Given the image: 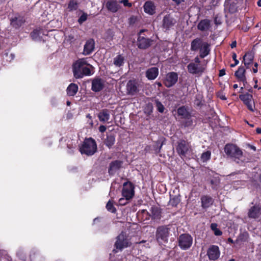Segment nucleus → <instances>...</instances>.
Here are the masks:
<instances>
[{"label":"nucleus","mask_w":261,"mask_h":261,"mask_svg":"<svg viewBox=\"0 0 261 261\" xmlns=\"http://www.w3.org/2000/svg\"><path fill=\"white\" fill-rule=\"evenodd\" d=\"M91 67L92 66L88 64L84 59L77 60L72 64L73 76L76 79H79L92 75Z\"/></svg>","instance_id":"obj_1"},{"label":"nucleus","mask_w":261,"mask_h":261,"mask_svg":"<svg viewBox=\"0 0 261 261\" xmlns=\"http://www.w3.org/2000/svg\"><path fill=\"white\" fill-rule=\"evenodd\" d=\"M224 150L227 156L237 163H243L246 162L242 150L237 145L228 143L225 145Z\"/></svg>","instance_id":"obj_2"},{"label":"nucleus","mask_w":261,"mask_h":261,"mask_svg":"<svg viewBox=\"0 0 261 261\" xmlns=\"http://www.w3.org/2000/svg\"><path fill=\"white\" fill-rule=\"evenodd\" d=\"M97 150V144L92 138H86L82 145L80 147L79 151L82 154L88 156L93 155Z\"/></svg>","instance_id":"obj_3"},{"label":"nucleus","mask_w":261,"mask_h":261,"mask_svg":"<svg viewBox=\"0 0 261 261\" xmlns=\"http://www.w3.org/2000/svg\"><path fill=\"white\" fill-rule=\"evenodd\" d=\"M170 228L167 225H161L157 227L155 239L160 245H164L168 242Z\"/></svg>","instance_id":"obj_4"},{"label":"nucleus","mask_w":261,"mask_h":261,"mask_svg":"<svg viewBox=\"0 0 261 261\" xmlns=\"http://www.w3.org/2000/svg\"><path fill=\"white\" fill-rule=\"evenodd\" d=\"M131 245V243L127 238L126 234L122 232L116 237V241L114 244L115 248L112 252L114 253H117L119 251H122L124 248Z\"/></svg>","instance_id":"obj_5"},{"label":"nucleus","mask_w":261,"mask_h":261,"mask_svg":"<svg viewBox=\"0 0 261 261\" xmlns=\"http://www.w3.org/2000/svg\"><path fill=\"white\" fill-rule=\"evenodd\" d=\"M177 241L180 248L186 250L191 247L193 243V238L189 233H183L178 237Z\"/></svg>","instance_id":"obj_6"},{"label":"nucleus","mask_w":261,"mask_h":261,"mask_svg":"<svg viewBox=\"0 0 261 261\" xmlns=\"http://www.w3.org/2000/svg\"><path fill=\"white\" fill-rule=\"evenodd\" d=\"M122 195L126 200L132 199L135 195V186L130 181H127L123 183L121 191Z\"/></svg>","instance_id":"obj_7"},{"label":"nucleus","mask_w":261,"mask_h":261,"mask_svg":"<svg viewBox=\"0 0 261 261\" xmlns=\"http://www.w3.org/2000/svg\"><path fill=\"white\" fill-rule=\"evenodd\" d=\"M239 98L243 102L244 104L246 106L248 110L252 112L254 111L255 104L254 101H253V96L251 94L248 93L240 94Z\"/></svg>","instance_id":"obj_8"},{"label":"nucleus","mask_w":261,"mask_h":261,"mask_svg":"<svg viewBox=\"0 0 261 261\" xmlns=\"http://www.w3.org/2000/svg\"><path fill=\"white\" fill-rule=\"evenodd\" d=\"M178 81V74L175 72H170L166 74L163 83L167 88L173 86Z\"/></svg>","instance_id":"obj_9"},{"label":"nucleus","mask_w":261,"mask_h":261,"mask_svg":"<svg viewBox=\"0 0 261 261\" xmlns=\"http://www.w3.org/2000/svg\"><path fill=\"white\" fill-rule=\"evenodd\" d=\"M145 30H144L140 31L137 39V46L139 48L142 49L148 48L151 45L152 42L151 39L141 36V34Z\"/></svg>","instance_id":"obj_10"},{"label":"nucleus","mask_w":261,"mask_h":261,"mask_svg":"<svg viewBox=\"0 0 261 261\" xmlns=\"http://www.w3.org/2000/svg\"><path fill=\"white\" fill-rule=\"evenodd\" d=\"M105 81L100 77H96L92 80L91 90L94 92H99L105 88Z\"/></svg>","instance_id":"obj_11"},{"label":"nucleus","mask_w":261,"mask_h":261,"mask_svg":"<svg viewBox=\"0 0 261 261\" xmlns=\"http://www.w3.org/2000/svg\"><path fill=\"white\" fill-rule=\"evenodd\" d=\"M176 23V19L170 14H167L164 16L162 20V28L165 31H169L172 28Z\"/></svg>","instance_id":"obj_12"},{"label":"nucleus","mask_w":261,"mask_h":261,"mask_svg":"<svg viewBox=\"0 0 261 261\" xmlns=\"http://www.w3.org/2000/svg\"><path fill=\"white\" fill-rule=\"evenodd\" d=\"M206 254L211 260L217 259L220 255V251L219 247L215 245H211L207 250Z\"/></svg>","instance_id":"obj_13"},{"label":"nucleus","mask_w":261,"mask_h":261,"mask_svg":"<svg viewBox=\"0 0 261 261\" xmlns=\"http://www.w3.org/2000/svg\"><path fill=\"white\" fill-rule=\"evenodd\" d=\"M189 149V145L187 141L180 140L177 143L176 151L181 156H185Z\"/></svg>","instance_id":"obj_14"},{"label":"nucleus","mask_w":261,"mask_h":261,"mask_svg":"<svg viewBox=\"0 0 261 261\" xmlns=\"http://www.w3.org/2000/svg\"><path fill=\"white\" fill-rule=\"evenodd\" d=\"M123 164V162L120 160H115L111 162L108 168V172L110 176L114 175L116 172L120 170Z\"/></svg>","instance_id":"obj_15"},{"label":"nucleus","mask_w":261,"mask_h":261,"mask_svg":"<svg viewBox=\"0 0 261 261\" xmlns=\"http://www.w3.org/2000/svg\"><path fill=\"white\" fill-rule=\"evenodd\" d=\"M261 214V205L259 204H256L250 207L248 210V217L251 219H257Z\"/></svg>","instance_id":"obj_16"},{"label":"nucleus","mask_w":261,"mask_h":261,"mask_svg":"<svg viewBox=\"0 0 261 261\" xmlns=\"http://www.w3.org/2000/svg\"><path fill=\"white\" fill-rule=\"evenodd\" d=\"M201 207L206 210L212 206L214 203V199L209 195H202L200 198Z\"/></svg>","instance_id":"obj_17"},{"label":"nucleus","mask_w":261,"mask_h":261,"mask_svg":"<svg viewBox=\"0 0 261 261\" xmlns=\"http://www.w3.org/2000/svg\"><path fill=\"white\" fill-rule=\"evenodd\" d=\"M126 89L127 93L134 95L139 92V84L135 80H129L127 83Z\"/></svg>","instance_id":"obj_18"},{"label":"nucleus","mask_w":261,"mask_h":261,"mask_svg":"<svg viewBox=\"0 0 261 261\" xmlns=\"http://www.w3.org/2000/svg\"><path fill=\"white\" fill-rule=\"evenodd\" d=\"M25 22V20L23 16L19 14L16 15L14 17L10 19L11 25L15 29H19Z\"/></svg>","instance_id":"obj_19"},{"label":"nucleus","mask_w":261,"mask_h":261,"mask_svg":"<svg viewBox=\"0 0 261 261\" xmlns=\"http://www.w3.org/2000/svg\"><path fill=\"white\" fill-rule=\"evenodd\" d=\"M106 8L112 13H116L120 8L119 2L117 0H109L106 3Z\"/></svg>","instance_id":"obj_20"},{"label":"nucleus","mask_w":261,"mask_h":261,"mask_svg":"<svg viewBox=\"0 0 261 261\" xmlns=\"http://www.w3.org/2000/svg\"><path fill=\"white\" fill-rule=\"evenodd\" d=\"M187 69L189 73L195 74H202L205 70V68L202 66L198 67L197 64L194 63H190L187 66Z\"/></svg>","instance_id":"obj_21"},{"label":"nucleus","mask_w":261,"mask_h":261,"mask_svg":"<svg viewBox=\"0 0 261 261\" xmlns=\"http://www.w3.org/2000/svg\"><path fill=\"white\" fill-rule=\"evenodd\" d=\"M111 110L107 109L101 110L97 114V117L99 120L105 123L108 122L110 119Z\"/></svg>","instance_id":"obj_22"},{"label":"nucleus","mask_w":261,"mask_h":261,"mask_svg":"<svg viewBox=\"0 0 261 261\" xmlns=\"http://www.w3.org/2000/svg\"><path fill=\"white\" fill-rule=\"evenodd\" d=\"M95 47V41L93 39L88 40L84 45L83 54L89 55L94 50Z\"/></svg>","instance_id":"obj_23"},{"label":"nucleus","mask_w":261,"mask_h":261,"mask_svg":"<svg viewBox=\"0 0 261 261\" xmlns=\"http://www.w3.org/2000/svg\"><path fill=\"white\" fill-rule=\"evenodd\" d=\"M150 214L151 219L153 220H160L161 218V209L160 207L153 205L150 207Z\"/></svg>","instance_id":"obj_24"},{"label":"nucleus","mask_w":261,"mask_h":261,"mask_svg":"<svg viewBox=\"0 0 261 261\" xmlns=\"http://www.w3.org/2000/svg\"><path fill=\"white\" fill-rule=\"evenodd\" d=\"M254 53L252 51H247L243 56V62L246 68H249L250 65L253 63L254 59Z\"/></svg>","instance_id":"obj_25"},{"label":"nucleus","mask_w":261,"mask_h":261,"mask_svg":"<svg viewBox=\"0 0 261 261\" xmlns=\"http://www.w3.org/2000/svg\"><path fill=\"white\" fill-rule=\"evenodd\" d=\"M144 12L149 15H153L155 13V6L153 2L148 1L144 5Z\"/></svg>","instance_id":"obj_26"},{"label":"nucleus","mask_w":261,"mask_h":261,"mask_svg":"<svg viewBox=\"0 0 261 261\" xmlns=\"http://www.w3.org/2000/svg\"><path fill=\"white\" fill-rule=\"evenodd\" d=\"M210 46V44L207 42L203 43L202 46L199 49V57L201 58H204L210 54L211 51Z\"/></svg>","instance_id":"obj_27"},{"label":"nucleus","mask_w":261,"mask_h":261,"mask_svg":"<svg viewBox=\"0 0 261 261\" xmlns=\"http://www.w3.org/2000/svg\"><path fill=\"white\" fill-rule=\"evenodd\" d=\"M158 75L159 69L156 67H151L146 71V76L149 80H154Z\"/></svg>","instance_id":"obj_28"},{"label":"nucleus","mask_w":261,"mask_h":261,"mask_svg":"<svg viewBox=\"0 0 261 261\" xmlns=\"http://www.w3.org/2000/svg\"><path fill=\"white\" fill-rule=\"evenodd\" d=\"M204 42L201 38L197 37L194 39L191 42V50L193 51L198 50Z\"/></svg>","instance_id":"obj_29"},{"label":"nucleus","mask_w":261,"mask_h":261,"mask_svg":"<svg viewBox=\"0 0 261 261\" xmlns=\"http://www.w3.org/2000/svg\"><path fill=\"white\" fill-rule=\"evenodd\" d=\"M211 27V21L207 19L201 20L197 25V29L200 31H207Z\"/></svg>","instance_id":"obj_30"},{"label":"nucleus","mask_w":261,"mask_h":261,"mask_svg":"<svg viewBox=\"0 0 261 261\" xmlns=\"http://www.w3.org/2000/svg\"><path fill=\"white\" fill-rule=\"evenodd\" d=\"M79 87L77 84L71 83L67 88V95L69 96H74L77 93Z\"/></svg>","instance_id":"obj_31"},{"label":"nucleus","mask_w":261,"mask_h":261,"mask_svg":"<svg viewBox=\"0 0 261 261\" xmlns=\"http://www.w3.org/2000/svg\"><path fill=\"white\" fill-rule=\"evenodd\" d=\"M103 142L105 145L109 149L112 148L115 142V135L112 134H107Z\"/></svg>","instance_id":"obj_32"},{"label":"nucleus","mask_w":261,"mask_h":261,"mask_svg":"<svg viewBox=\"0 0 261 261\" xmlns=\"http://www.w3.org/2000/svg\"><path fill=\"white\" fill-rule=\"evenodd\" d=\"M177 114L183 119H189L191 117L190 113L188 111L185 106H181L177 109Z\"/></svg>","instance_id":"obj_33"},{"label":"nucleus","mask_w":261,"mask_h":261,"mask_svg":"<svg viewBox=\"0 0 261 261\" xmlns=\"http://www.w3.org/2000/svg\"><path fill=\"white\" fill-rule=\"evenodd\" d=\"M164 144V141L161 140H158L155 142L154 144L151 145L152 148V153H154L155 154H158L160 152L161 149Z\"/></svg>","instance_id":"obj_34"},{"label":"nucleus","mask_w":261,"mask_h":261,"mask_svg":"<svg viewBox=\"0 0 261 261\" xmlns=\"http://www.w3.org/2000/svg\"><path fill=\"white\" fill-rule=\"evenodd\" d=\"M124 57L122 55H118L114 59L113 63L116 67L122 66L124 63Z\"/></svg>","instance_id":"obj_35"},{"label":"nucleus","mask_w":261,"mask_h":261,"mask_svg":"<svg viewBox=\"0 0 261 261\" xmlns=\"http://www.w3.org/2000/svg\"><path fill=\"white\" fill-rule=\"evenodd\" d=\"M138 215L139 217H142V221H147L151 219L150 214L146 210H142L138 212Z\"/></svg>","instance_id":"obj_36"},{"label":"nucleus","mask_w":261,"mask_h":261,"mask_svg":"<svg viewBox=\"0 0 261 261\" xmlns=\"http://www.w3.org/2000/svg\"><path fill=\"white\" fill-rule=\"evenodd\" d=\"M170 199L169 201L170 204L173 207H176L177 205L180 203L181 199L180 195H175L171 197L170 195Z\"/></svg>","instance_id":"obj_37"},{"label":"nucleus","mask_w":261,"mask_h":261,"mask_svg":"<svg viewBox=\"0 0 261 261\" xmlns=\"http://www.w3.org/2000/svg\"><path fill=\"white\" fill-rule=\"evenodd\" d=\"M246 70L244 67L240 66L234 73V76L237 79L246 76Z\"/></svg>","instance_id":"obj_38"},{"label":"nucleus","mask_w":261,"mask_h":261,"mask_svg":"<svg viewBox=\"0 0 261 261\" xmlns=\"http://www.w3.org/2000/svg\"><path fill=\"white\" fill-rule=\"evenodd\" d=\"M107 210L112 213H116L117 210L114 206V201L113 200H109L106 205Z\"/></svg>","instance_id":"obj_39"},{"label":"nucleus","mask_w":261,"mask_h":261,"mask_svg":"<svg viewBox=\"0 0 261 261\" xmlns=\"http://www.w3.org/2000/svg\"><path fill=\"white\" fill-rule=\"evenodd\" d=\"M77 3L73 0L70 1L68 5V9L69 11H73L77 9Z\"/></svg>","instance_id":"obj_40"},{"label":"nucleus","mask_w":261,"mask_h":261,"mask_svg":"<svg viewBox=\"0 0 261 261\" xmlns=\"http://www.w3.org/2000/svg\"><path fill=\"white\" fill-rule=\"evenodd\" d=\"M155 104L157 110L160 113H163L165 110V107L162 102L159 99H155Z\"/></svg>","instance_id":"obj_41"},{"label":"nucleus","mask_w":261,"mask_h":261,"mask_svg":"<svg viewBox=\"0 0 261 261\" xmlns=\"http://www.w3.org/2000/svg\"><path fill=\"white\" fill-rule=\"evenodd\" d=\"M211 228L214 231L215 236H219L222 234V232L221 231V230L217 228V224H211Z\"/></svg>","instance_id":"obj_42"},{"label":"nucleus","mask_w":261,"mask_h":261,"mask_svg":"<svg viewBox=\"0 0 261 261\" xmlns=\"http://www.w3.org/2000/svg\"><path fill=\"white\" fill-rule=\"evenodd\" d=\"M211 153L210 151H206L202 153L201 159L203 162H206L211 158Z\"/></svg>","instance_id":"obj_43"},{"label":"nucleus","mask_w":261,"mask_h":261,"mask_svg":"<svg viewBox=\"0 0 261 261\" xmlns=\"http://www.w3.org/2000/svg\"><path fill=\"white\" fill-rule=\"evenodd\" d=\"M220 180L219 178H214L210 180V184L213 189H216V187L218 186Z\"/></svg>","instance_id":"obj_44"},{"label":"nucleus","mask_w":261,"mask_h":261,"mask_svg":"<svg viewBox=\"0 0 261 261\" xmlns=\"http://www.w3.org/2000/svg\"><path fill=\"white\" fill-rule=\"evenodd\" d=\"M88 15L86 13H83L78 19V22L81 24L87 19Z\"/></svg>","instance_id":"obj_45"},{"label":"nucleus","mask_w":261,"mask_h":261,"mask_svg":"<svg viewBox=\"0 0 261 261\" xmlns=\"http://www.w3.org/2000/svg\"><path fill=\"white\" fill-rule=\"evenodd\" d=\"M86 118H87V123L89 125L90 127H93L94 123L92 117L90 114H88L86 115Z\"/></svg>","instance_id":"obj_46"},{"label":"nucleus","mask_w":261,"mask_h":261,"mask_svg":"<svg viewBox=\"0 0 261 261\" xmlns=\"http://www.w3.org/2000/svg\"><path fill=\"white\" fill-rule=\"evenodd\" d=\"M194 103L196 106L198 107H201L202 105L200 96H196Z\"/></svg>","instance_id":"obj_47"},{"label":"nucleus","mask_w":261,"mask_h":261,"mask_svg":"<svg viewBox=\"0 0 261 261\" xmlns=\"http://www.w3.org/2000/svg\"><path fill=\"white\" fill-rule=\"evenodd\" d=\"M39 35V31L37 30H34L31 33V36L33 39H36Z\"/></svg>","instance_id":"obj_48"},{"label":"nucleus","mask_w":261,"mask_h":261,"mask_svg":"<svg viewBox=\"0 0 261 261\" xmlns=\"http://www.w3.org/2000/svg\"><path fill=\"white\" fill-rule=\"evenodd\" d=\"M248 237V233L247 232H244L239 236L240 240L241 241H245L247 240Z\"/></svg>","instance_id":"obj_49"},{"label":"nucleus","mask_w":261,"mask_h":261,"mask_svg":"<svg viewBox=\"0 0 261 261\" xmlns=\"http://www.w3.org/2000/svg\"><path fill=\"white\" fill-rule=\"evenodd\" d=\"M119 3L123 4L125 7H131L132 6V3H129L128 0H121Z\"/></svg>","instance_id":"obj_50"},{"label":"nucleus","mask_w":261,"mask_h":261,"mask_svg":"<svg viewBox=\"0 0 261 261\" xmlns=\"http://www.w3.org/2000/svg\"><path fill=\"white\" fill-rule=\"evenodd\" d=\"M136 20H137V19L135 16H132L128 19L129 24H132L135 23V22L136 21Z\"/></svg>","instance_id":"obj_51"},{"label":"nucleus","mask_w":261,"mask_h":261,"mask_svg":"<svg viewBox=\"0 0 261 261\" xmlns=\"http://www.w3.org/2000/svg\"><path fill=\"white\" fill-rule=\"evenodd\" d=\"M238 81L239 82H243L244 87H245L246 84L247 83V79H246V76L242 77V78L241 77L240 79H238Z\"/></svg>","instance_id":"obj_52"},{"label":"nucleus","mask_w":261,"mask_h":261,"mask_svg":"<svg viewBox=\"0 0 261 261\" xmlns=\"http://www.w3.org/2000/svg\"><path fill=\"white\" fill-rule=\"evenodd\" d=\"M127 200H125V198L124 199L123 198H121L119 200V202L120 205H124L127 203Z\"/></svg>","instance_id":"obj_53"},{"label":"nucleus","mask_w":261,"mask_h":261,"mask_svg":"<svg viewBox=\"0 0 261 261\" xmlns=\"http://www.w3.org/2000/svg\"><path fill=\"white\" fill-rule=\"evenodd\" d=\"M144 150L146 152L152 153V150L151 145H147L145 147Z\"/></svg>","instance_id":"obj_54"},{"label":"nucleus","mask_w":261,"mask_h":261,"mask_svg":"<svg viewBox=\"0 0 261 261\" xmlns=\"http://www.w3.org/2000/svg\"><path fill=\"white\" fill-rule=\"evenodd\" d=\"M98 129L100 132L104 133L107 129V127L103 125H101L99 127Z\"/></svg>","instance_id":"obj_55"},{"label":"nucleus","mask_w":261,"mask_h":261,"mask_svg":"<svg viewBox=\"0 0 261 261\" xmlns=\"http://www.w3.org/2000/svg\"><path fill=\"white\" fill-rule=\"evenodd\" d=\"M176 6H179L180 4L185 2L186 0H172Z\"/></svg>","instance_id":"obj_56"},{"label":"nucleus","mask_w":261,"mask_h":261,"mask_svg":"<svg viewBox=\"0 0 261 261\" xmlns=\"http://www.w3.org/2000/svg\"><path fill=\"white\" fill-rule=\"evenodd\" d=\"M187 121L186 122L185 126H189L192 124L193 121L191 119V117L189 118V119H187Z\"/></svg>","instance_id":"obj_57"},{"label":"nucleus","mask_w":261,"mask_h":261,"mask_svg":"<svg viewBox=\"0 0 261 261\" xmlns=\"http://www.w3.org/2000/svg\"><path fill=\"white\" fill-rule=\"evenodd\" d=\"M258 64L257 63H255L254 64V67L252 68V71L253 73H256L258 71Z\"/></svg>","instance_id":"obj_58"},{"label":"nucleus","mask_w":261,"mask_h":261,"mask_svg":"<svg viewBox=\"0 0 261 261\" xmlns=\"http://www.w3.org/2000/svg\"><path fill=\"white\" fill-rule=\"evenodd\" d=\"M225 74H226V73H225V69H222L219 70V76H222L224 75Z\"/></svg>","instance_id":"obj_59"},{"label":"nucleus","mask_w":261,"mask_h":261,"mask_svg":"<svg viewBox=\"0 0 261 261\" xmlns=\"http://www.w3.org/2000/svg\"><path fill=\"white\" fill-rule=\"evenodd\" d=\"M247 146L249 148H250V149L253 150V151H256V147H255V146H253V145H251V144H247Z\"/></svg>","instance_id":"obj_60"},{"label":"nucleus","mask_w":261,"mask_h":261,"mask_svg":"<svg viewBox=\"0 0 261 261\" xmlns=\"http://www.w3.org/2000/svg\"><path fill=\"white\" fill-rule=\"evenodd\" d=\"M74 40V36L72 35H69L67 37V40L72 42Z\"/></svg>","instance_id":"obj_61"},{"label":"nucleus","mask_w":261,"mask_h":261,"mask_svg":"<svg viewBox=\"0 0 261 261\" xmlns=\"http://www.w3.org/2000/svg\"><path fill=\"white\" fill-rule=\"evenodd\" d=\"M253 80L255 83V85H254V88H257L258 87L257 85L258 80H257V78H256V77H253Z\"/></svg>","instance_id":"obj_62"},{"label":"nucleus","mask_w":261,"mask_h":261,"mask_svg":"<svg viewBox=\"0 0 261 261\" xmlns=\"http://www.w3.org/2000/svg\"><path fill=\"white\" fill-rule=\"evenodd\" d=\"M194 62L196 64H198L200 63V59L198 57H196V58H195L194 59Z\"/></svg>","instance_id":"obj_63"},{"label":"nucleus","mask_w":261,"mask_h":261,"mask_svg":"<svg viewBox=\"0 0 261 261\" xmlns=\"http://www.w3.org/2000/svg\"><path fill=\"white\" fill-rule=\"evenodd\" d=\"M237 46V42L236 41H232L230 44V46L232 48L236 47Z\"/></svg>","instance_id":"obj_64"}]
</instances>
